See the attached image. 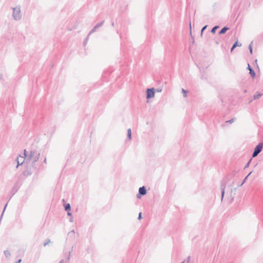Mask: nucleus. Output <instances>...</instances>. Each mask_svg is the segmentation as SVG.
Masks as SVG:
<instances>
[{
    "label": "nucleus",
    "instance_id": "nucleus-1",
    "mask_svg": "<svg viewBox=\"0 0 263 263\" xmlns=\"http://www.w3.org/2000/svg\"><path fill=\"white\" fill-rule=\"evenodd\" d=\"M40 153L36 151H31L29 155L26 158V160H32V165L33 168H36L35 163L39 160Z\"/></svg>",
    "mask_w": 263,
    "mask_h": 263
},
{
    "label": "nucleus",
    "instance_id": "nucleus-2",
    "mask_svg": "<svg viewBox=\"0 0 263 263\" xmlns=\"http://www.w3.org/2000/svg\"><path fill=\"white\" fill-rule=\"evenodd\" d=\"M12 16L15 21H20L22 18L20 6H16L13 8Z\"/></svg>",
    "mask_w": 263,
    "mask_h": 263
},
{
    "label": "nucleus",
    "instance_id": "nucleus-3",
    "mask_svg": "<svg viewBox=\"0 0 263 263\" xmlns=\"http://www.w3.org/2000/svg\"><path fill=\"white\" fill-rule=\"evenodd\" d=\"M263 148V142H260L256 146L252 154V157H256L262 151Z\"/></svg>",
    "mask_w": 263,
    "mask_h": 263
},
{
    "label": "nucleus",
    "instance_id": "nucleus-4",
    "mask_svg": "<svg viewBox=\"0 0 263 263\" xmlns=\"http://www.w3.org/2000/svg\"><path fill=\"white\" fill-rule=\"evenodd\" d=\"M24 157L23 156H20V158L19 157L17 158L16 161H17V164L16 165V168H17L19 165H22L23 162H24L25 160V159L26 160V158L27 157V155L26 154V149L24 150Z\"/></svg>",
    "mask_w": 263,
    "mask_h": 263
},
{
    "label": "nucleus",
    "instance_id": "nucleus-5",
    "mask_svg": "<svg viewBox=\"0 0 263 263\" xmlns=\"http://www.w3.org/2000/svg\"><path fill=\"white\" fill-rule=\"evenodd\" d=\"M146 98L151 99L154 97L155 96V89L154 88H147L146 89Z\"/></svg>",
    "mask_w": 263,
    "mask_h": 263
},
{
    "label": "nucleus",
    "instance_id": "nucleus-6",
    "mask_svg": "<svg viewBox=\"0 0 263 263\" xmlns=\"http://www.w3.org/2000/svg\"><path fill=\"white\" fill-rule=\"evenodd\" d=\"M147 191L144 186L140 187L139 189V193L137 195V198H140L141 196L146 194Z\"/></svg>",
    "mask_w": 263,
    "mask_h": 263
},
{
    "label": "nucleus",
    "instance_id": "nucleus-7",
    "mask_svg": "<svg viewBox=\"0 0 263 263\" xmlns=\"http://www.w3.org/2000/svg\"><path fill=\"white\" fill-rule=\"evenodd\" d=\"M226 186V182L222 181L221 183V200H223L224 195V189Z\"/></svg>",
    "mask_w": 263,
    "mask_h": 263
},
{
    "label": "nucleus",
    "instance_id": "nucleus-8",
    "mask_svg": "<svg viewBox=\"0 0 263 263\" xmlns=\"http://www.w3.org/2000/svg\"><path fill=\"white\" fill-rule=\"evenodd\" d=\"M249 70V73L251 76V77L253 78H254L255 76L256 73L254 71V70L251 67L249 64H248V67Z\"/></svg>",
    "mask_w": 263,
    "mask_h": 263
},
{
    "label": "nucleus",
    "instance_id": "nucleus-9",
    "mask_svg": "<svg viewBox=\"0 0 263 263\" xmlns=\"http://www.w3.org/2000/svg\"><path fill=\"white\" fill-rule=\"evenodd\" d=\"M228 30H229V28L228 27H223L218 32L219 34H222L225 33Z\"/></svg>",
    "mask_w": 263,
    "mask_h": 263
},
{
    "label": "nucleus",
    "instance_id": "nucleus-10",
    "mask_svg": "<svg viewBox=\"0 0 263 263\" xmlns=\"http://www.w3.org/2000/svg\"><path fill=\"white\" fill-rule=\"evenodd\" d=\"M132 139V131L130 128L127 129V139L129 140Z\"/></svg>",
    "mask_w": 263,
    "mask_h": 263
},
{
    "label": "nucleus",
    "instance_id": "nucleus-11",
    "mask_svg": "<svg viewBox=\"0 0 263 263\" xmlns=\"http://www.w3.org/2000/svg\"><path fill=\"white\" fill-rule=\"evenodd\" d=\"M65 210L66 211H69L71 209V206L69 203H67L64 205Z\"/></svg>",
    "mask_w": 263,
    "mask_h": 263
},
{
    "label": "nucleus",
    "instance_id": "nucleus-12",
    "mask_svg": "<svg viewBox=\"0 0 263 263\" xmlns=\"http://www.w3.org/2000/svg\"><path fill=\"white\" fill-rule=\"evenodd\" d=\"M4 253L6 256V258H8L10 256L11 254L10 252L8 250H5L4 252Z\"/></svg>",
    "mask_w": 263,
    "mask_h": 263
},
{
    "label": "nucleus",
    "instance_id": "nucleus-13",
    "mask_svg": "<svg viewBox=\"0 0 263 263\" xmlns=\"http://www.w3.org/2000/svg\"><path fill=\"white\" fill-rule=\"evenodd\" d=\"M262 96L261 93H258L257 94L254 95L253 96L254 100H256L259 99Z\"/></svg>",
    "mask_w": 263,
    "mask_h": 263
},
{
    "label": "nucleus",
    "instance_id": "nucleus-14",
    "mask_svg": "<svg viewBox=\"0 0 263 263\" xmlns=\"http://www.w3.org/2000/svg\"><path fill=\"white\" fill-rule=\"evenodd\" d=\"M219 27V26H214V27H213V28L212 29V30H211V32H212V33H213V34H214V33H215L216 32V30H217Z\"/></svg>",
    "mask_w": 263,
    "mask_h": 263
},
{
    "label": "nucleus",
    "instance_id": "nucleus-15",
    "mask_svg": "<svg viewBox=\"0 0 263 263\" xmlns=\"http://www.w3.org/2000/svg\"><path fill=\"white\" fill-rule=\"evenodd\" d=\"M241 45H242L241 44L239 43L237 41L233 44V48H236V47H240V46H241Z\"/></svg>",
    "mask_w": 263,
    "mask_h": 263
},
{
    "label": "nucleus",
    "instance_id": "nucleus-16",
    "mask_svg": "<svg viewBox=\"0 0 263 263\" xmlns=\"http://www.w3.org/2000/svg\"><path fill=\"white\" fill-rule=\"evenodd\" d=\"M104 22V21H102L101 22H100V23H98V24L96 25V28H99V27H101V26L103 25V24Z\"/></svg>",
    "mask_w": 263,
    "mask_h": 263
},
{
    "label": "nucleus",
    "instance_id": "nucleus-17",
    "mask_svg": "<svg viewBox=\"0 0 263 263\" xmlns=\"http://www.w3.org/2000/svg\"><path fill=\"white\" fill-rule=\"evenodd\" d=\"M252 43H253V41L251 43V44L249 46V49L251 54H252V50H253L252 46Z\"/></svg>",
    "mask_w": 263,
    "mask_h": 263
},
{
    "label": "nucleus",
    "instance_id": "nucleus-18",
    "mask_svg": "<svg viewBox=\"0 0 263 263\" xmlns=\"http://www.w3.org/2000/svg\"><path fill=\"white\" fill-rule=\"evenodd\" d=\"M208 25H205L204 27H202V28L201 29V36L203 34V31H204V30L206 28Z\"/></svg>",
    "mask_w": 263,
    "mask_h": 263
},
{
    "label": "nucleus",
    "instance_id": "nucleus-19",
    "mask_svg": "<svg viewBox=\"0 0 263 263\" xmlns=\"http://www.w3.org/2000/svg\"><path fill=\"white\" fill-rule=\"evenodd\" d=\"M182 92L183 93V97H186V93L187 91L184 89L183 88L182 89Z\"/></svg>",
    "mask_w": 263,
    "mask_h": 263
},
{
    "label": "nucleus",
    "instance_id": "nucleus-20",
    "mask_svg": "<svg viewBox=\"0 0 263 263\" xmlns=\"http://www.w3.org/2000/svg\"><path fill=\"white\" fill-rule=\"evenodd\" d=\"M252 172H250L246 177L244 179V180H243L242 182L241 183V184H240V186H241L246 181V179H247L248 177L250 175V174Z\"/></svg>",
    "mask_w": 263,
    "mask_h": 263
},
{
    "label": "nucleus",
    "instance_id": "nucleus-21",
    "mask_svg": "<svg viewBox=\"0 0 263 263\" xmlns=\"http://www.w3.org/2000/svg\"><path fill=\"white\" fill-rule=\"evenodd\" d=\"M234 120H235V119H234V118H232V119H231V120H228V121H227L226 122V123H233V122H234Z\"/></svg>",
    "mask_w": 263,
    "mask_h": 263
},
{
    "label": "nucleus",
    "instance_id": "nucleus-22",
    "mask_svg": "<svg viewBox=\"0 0 263 263\" xmlns=\"http://www.w3.org/2000/svg\"><path fill=\"white\" fill-rule=\"evenodd\" d=\"M50 242V240L48 239L46 240V241L44 243V246L45 247L46 245H47L49 242Z\"/></svg>",
    "mask_w": 263,
    "mask_h": 263
},
{
    "label": "nucleus",
    "instance_id": "nucleus-23",
    "mask_svg": "<svg viewBox=\"0 0 263 263\" xmlns=\"http://www.w3.org/2000/svg\"><path fill=\"white\" fill-rule=\"evenodd\" d=\"M88 37H89V36L88 35L87 37L84 40V42H83L84 45H85L87 44V41L88 39Z\"/></svg>",
    "mask_w": 263,
    "mask_h": 263
},
{
    "label": "nucleus",
    "instance_id": "nucleus-24",
    "mask_svg": "<svg viewBox=\"0 0 263 263\" xmlns=\"http://www.w3.org/2000/svg\"><path fill=\"white\" fill-rule=\"evenodd\" d=\"M251 161V159L248 162V163L246 164V165H245V168L249 167V165H250V163Z\"/></svg>",
    "mask_w": 263,
    "mask_h": 263
},
{
    "label": "nucleus",
    "instance_id": "nucleus-25",
    "mask_svg": "<svg viewBox=\"0 0 263 263\" xmlns=\"http://www.w3.org/2000/svg\"><path fill=\"white\" fill-rule=\"evenodd\" d=\"M70 253H71V252L70 251L69 252L68 256L67 257V261L68 262H69V260H70Z\"/></svg>",
    "mask_w": 263,
    "mask_h": 263
},
{
    "label": "nucleus",
    "instance_id": "nucleus-26",
    "mask_svg": "<svg viewBox=\"0 0 263 263\" xmlns=\"http://www.w3.org/2000/svg\"><path fill=\"white\" fill-rule=\"evenodd\" d=\"M141 218H142V213H141V212H140V213H139V215H138V219L139 220H140Z\"/></svg>",
    "mask_w": 263,
    "mask_h": 263
},
{
    "label": "nucleus",
    "instance_id": "nucleus-27",
    "mask_svg": "<svg viewBox=\"0 0 263 263\" xmlns=\"http://www.w3.org/2000/svg\"><path fill=\"white\" fill-rule=\"evenodd\" d=\"M95 31H96V30H95V29L93 28V29H92V30L89 32V34H88V35L89 36L90 34H91V33H93V32H95Z\"/></svg>",
    "mask_w": 263,
    "mask_h": 263
},
{
    "label": "nucleus",
    "instance_id": "nucleus-28",
    "mask_svg": "<svg viewBox=\"0 0 263 263\" xmlns=\"http://www.w3.org/2000/svg\"><path fill=\"white\" fill-rule=\"evenodd\" d=\"M74 234V230H72V231H70V232L68 233V235Z\"/></svg>",
    "mask_w": 263,
    "mask_h": 263
},
{
    "label": "nucleus",
    "instance_id": "nucleus-29",
    "mask_svg": "<svg viewBox=\"0 0 263 263\" xmlns=\"http://www.w3.org/2000/svg\"><path fill=\"white\" fill-rule=\"evenodd\" d=\"M156 91H157V92H161V91H162V89H156Z\"/></svg>",
    "mask_w": 263,
    "mask_h": 263
},
{
    "label": "nucleus",
    "instance_id": "nucleus-30",
    "mask_svg": "<svg viewBox=\"0 0 263 263\" xmlns=\"http://www.w3.org/2000/svg\"><path fill=\"white\" fill-rule=\"evenodd\" d=\"M21 261H22V259H20L17 261H16V263H21Z\"/></svg>",
    "mask_w": 263,
    "mask_h": 263
},
{
    "label": "nucleus",
    "instance_id": "nucleus-31",
    "mask_svg": "<svg viewBox=\"0 0 263 263\" xmlns=\"http://www.w3.org/2000/svg\"><path fill=\"white\" fill-rule=\"evenodd\" d=\"M67 215H68V216H71V213H70V212H69V211H68V212H67Z\"/></svg>",
    "mask_w": 263,
    "mask_h": 263
},
{
    "label": "nucleus",
    "instance_id": "nucleus-32",
    "mask_svg": "<svg viewBox=\"0 0 263 263\" xmlns=\"http://www.w3.org/2000/svg\"><path fill=\"white\" fill-rule=\"evenodd\" d=\"M43 162L45 163H46V157L45 158Z\"/></svg>",
    "mask_w": 263,
    "mask_h": 263
},
{
    "label": "nucleus",
    "instance_id": "nucleus-33",
    "mask_svg": "<svg viewBox=\"0 0 263 263\" xmlns=\"http://www.w3.org/2000/svg\"><path fill=\"white\" fill-rule=\"evenodd\" d=\"M234 48H233V45L232 48H231V51H232L234 50Z\"/></svg>",
    "mask_w": 263,
    "mask_h": 263
},
{
    "label": "nucleus",
    "instance_id": "nucleus-34",
    "mask_svg": "<svg viewBox=\"0 0 263 263\" xmlns=\"http://www.w3.org/2000/svg\"><path fill=\"white\" fill-rule=\"evenodd\" d=\"M70 222H73V218H70Z\"/></svg>",
    "mask_w": 263,
    "mask_h": 263
},
{
    "label": "nucleus",
    "instance_id": "nucleus-35",
    "mask_svg": "<svg viewBox=\"0 0 263 263\" xmlns=\"http://www.w3.org/2000/svg\"><path fill=\"white\" fill-rule=\"evenodd\" d=\"M114 25H115L114 23V22H112V23H111V26H112V27H114Z\"/></svg>",
    "mask_w": 263,
    "mask_h": 263
},
{
    "label": "nucleus",
    "instance_id": "nucleus-36",
    "mask_svg": "<svg viewBox=\"0 0 263 263\" xmlns=\"http://www.w3.org/2000/svg\"><path fill=\"white\" fill-rule=\"evenodd\" d=\"M63 261H64L63 260H61L59 263H63Z\"/></svg>",
    "mask_w": 263,
    "mask_h": 263
},
{
    "label": "nucleus",
    "instance_id": "nucleus-37",
    "mask_svg": "<svg viewBox=\"0 0 263 263\" xmlns=\"http://www.w3.org/2000/svg\"><path fill=\"white\" fill-rule=\"evenodd\" d=\"M98 28H96V26L93 27V29H95V30L97 29Z\"/></svg>",
    "mask_w": 263,
    "mask_h": 263
},
{
    "label": "nucleus",
    "instance_id": "nucleus-38",
    "mask_svg": "<svg viewBox=\"0 0 263 263\" xmlns=\"http://www.w3.org/2000/svg\"><path fill=\"white\" fill-rule=\"evenodd\" d=\"M190 29H191V23H190Z\"/></svg>",
    "mask_w": 263,
    "mask_h": 263
},
{
    "label": "nucleus",
    "instance_id": "nucleus-39",
    "mask_svg": "<svg viewBox=\"0 0 263 263\" xmlns=\"http://www.w3.org/2000/svg\"><path fill=\"white\" fill-rule=\"evenodd\" d=\"M14 190V189H12V191H13V192H15V190Z\"/></svg>",
    "mask_w": 263,
    "mask_h": 263
},
{
    "label": "nucleus",
    "instance_id": "nucleus-40",
    "mask_svg": "<svg viewBox=\"0 0 263 263\" xmlns=\"http://www.w3.org/2000/svg\"><path fill=\"white\" fill-rule=\"evenodd\" d=\"M14 190V189H12V191H13V192H15V190Z\"/></svg>",
    "mask_w": 263,
    "mask_h": 263
},
{
    "label": "nucleus",
    "instance_id": "nucleus-41",
    "mask_svg": "<svg viewBox=\"0 0 263 263\" xmlns=\"http://www.w3.org/2000/svg\"><path fill=\"white\" fill-rule=\"evenodd\" d=\"M181 263H184V262H181Z\"/></svg>",
    "mask_w": 263,
    "mask_h": 263
}]
</instances>
